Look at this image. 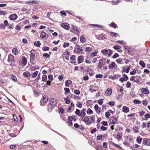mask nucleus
<instances>
[{
	"label": "nucleus",
	"mask_w": 150,
	"mask_h": 150,
	"mask_svg": "<svg viewBox=\"0 0 150 150\" xmlns=\"http://www.w3.org/2000/svg\"><path fill=\"white\" fill-rule=\"evenodd\" d=\"M101 53L103 55L106 56L107 55L108 57H109L112 53V50L110 49H105L101 50Z\"/></svg>",
	"instance_id": "obj_1"
},
{
	"label": "nucleus",
	"mask_w": 150,
	"mask_h": 150,
	"mask_svg": "<svg viewBox=\"0 0 150 150\" xmlns=\"http://www.w3.org/2000/svg\"><path fill=\"white\" fill-rule=\"evenodd\" d=\"M57 104V100L54 98H52L50 100V102L49 104L50 106H54Z\"/></svg>",
	"instance_id": "obj_2"
},
{
	"label": "nucleus",
	"mask_w": 150,
	"mask_h": 150,
	"mask_svg": "<svg viewBox=\"0 0 150 150\" xmlns=\"http://www.w3.org/2000/svg\"><path fill=\"white\" fill-rule=\"evenodd\" d=\"M106 61V59L105 58L100 59L99 61V63L98 67V68H100L103 67Z\"/></svg>",
	"instance_id": "obj_3"
},
{
	"label": "nucleus",
	"mask_w": 150,
	"mask_h": 150,
	"mask_svg": "<svg viewBox=\"0 0 150 150\" xmlns=\"http://www.w3.org/2000/svg\"><path fill=\"white\" fill-rule=\"evenodd\" d=\"M117 118L116 117L113 116L112 118L110 120L109 124L110 125L115 124L117 122Z\"/></svg>",
	"instance_id": "obj_4"
},
{
	"label": "nucleus",
	"mask_w": 150,
	"mask_h": 150,
	"mask_svg": "<svg viewBox=\"0 0 150 150\" xmlns=\"http://www.w3.org/2000/svg\"><path fill=\"white\" fill-rule=\"evenodd\" d=\"M82 120L85 122L87 125L91 124V120L87 117L84 116L83 117H82Z\"/></svg>",
	"instance_id": "obj_5"
},
{
	"label": "nucleus",
	"mask_w": 150,
	"mask_h": 150,
	"mask_svg": "<svg viewBox=\"0 0 150 150\" xmlns=\"http://www.w3.org/2000/svg\"><path fill=\"white\" fill-rule=\"evenodd\" d=\"M109 68L110 69H115L117 67V65L114 62H112L108 66Z\"/></svg>",
	"instance_id": "obj_6"
},
{
	"label": "nucleus",
	"mask_w": 150,
	"mask_h": 150,
	"mask_svg": "<svg viewBox=\"0 0 150 150\" xmlns=\"http://www.w3.org/2000/svg\"><path fill=\"white\" fill-rule=\"evenodd\" d=\"M48 97L46 96H44L43 97L42 100H41L40 102V103L41 105L44 106L45 105L44 103H42L43 102L45 103H47L48 101Z\"/></svg>",
	"instance_id": "obj_7"
},
{
	"label": "nucleus",
	"mask_w": 150,
	"mask_h": 150,
	"mask_svg": "<svg viewBox=\"0 0 150 150\" xmlns=\"http://www.w3.org/2000/svg\"><path fill=\"white\" fill-rule=\"evenodd\" d=\"M60 25L62 27L67 30H69L70 28L69 24L66 23H61Z\"/></svg>",
	"instance_id": "obj_8"
},
{
	"label": "nucleus",
	"mask_w": 150,
	"mask_h": 150,
	"mask_svg": "<svg viewBox=\"0 0 150 150\" xmlns=\"http://www.w3.org/2000/svg\"><path fill=\"white\" fill-rule=\"evenodd\" d=\"M8 61L9 62H15L14 60V57L11 54H9L8 56Z\"/></svg>",
	"instance_id": "obj_9"
},
{
	"label": "nucleus",
	"mask_w": 150,
	"mask_h": 150,
	"mask_svg": "<svg viewBox=\"0 0 150 150\" xmlns=\"http://www.w3.org/2000/svg\"><path fill=\"white\" fill-rule=\"evenodd\" d=\"M143 144L145 145L150 146V139H143Z\"/></svg>",
	"instance_id": "obj_10"
},
{
	"label": "nucleus",
	"mask_w": 150,
	"mask_h": 150,
	"mask_svg": "<svg viewBox=\"0 0 150 150\" xmlns=\"http://www.w3.org/2000/svg\"><path fill=\"white\" fill-rule=\"evenodd\" d=\"M94 108L95 110L96 111L97 113L99 114L100 112V108L99 107L97 104H96L94 106Z\"/></svg>",
	"instance_id": "obj_11"
},
{
	"label": "nucleus",
	"mask_w": 150,
	"mask_h": 150,
	"mask_svg": "<svg viewBox=\"0 0 150 150\" xmlns=\"http://www.w3.org/2000/svg\"><path fill=\"white\" fill-rule=\"evenodd\" d=\"M96 38L99 40H103L106 38V36L105 35L100 34L98 36H96Z\"/></svg>",
	"instance_id": "obj_12"
},
{
	"label": "nucleus",
	"mask_w": 150,
	"mask_h": 150,
	"mask_svg": "<svg viewBox=\"0 0 150 150\" xmlns=\"http://www.w3.org/2000/svg\"><path fill=\"white\" fill-rule=\"evenodd\" d=\"M40 37L42 38H47L48 37V35L44 32H42L40 33Z\"/></svg>",
	"instance_id": "obj_13"
},
{
	"label": "nucleus",
	"mask_w": 150,
	"mask_h": 150,
	"mask_svg": "<svg viewBox=\"0 0 150 150\" xmlns=\"http://www.w3.org/2000/svg\"><path fill=\"white\" fill-rule=\"evenodd\" d=\"M9 18L10 20H16L17 18V16L16 14L14 13L10 15Z\"/></svg>",
	"instance_id": "obj_14"
},
{
	"label": "nucleus",
	"mask_w": 150,
	"mask_h": 150,
	"mask_svg": "<svg viewBox=\"0 0 150 150\" xmlns=\"http://www.w3.org/2000/svg\"><path fill=\"white\" fill-rule=\"evenodd\" d=\"M112 91L110 88H108L106 91L105 94L107 96H109L111 94Z\"/></svg>",
	"instance_id": "obj_15"
},
{
	"label": "nucleus",
	"mask_w": 150,
	"mask_h": 150,
	"mask_svg": "<svg viewBox=\"0 0 150 150\" xmlns=\"http://www.w3.org/2000/svg\"><path fill=\"white\" fill-rule=\"evenodd\" d=\"M83 60V56H80L78 57L77 60L78 64H79L81 63Z\"/></svg>",
	"instance_id": "obj_16"
},
{
	"label": "nucleus",
	"mask_w": 150,
	"mask_h": 150,
	"mask_svg": "<svg viewBox=\"0 0 150 150\" xmlns=\"http://www.w3.org/2000/svg\"><path fill=\"white\" fill-rule=\"evenodd\" d=\"M141 91L144 94H149L150 93L149 90L146 88H142Z\"/></svg>",
	"instance_id": "obj_17"
},
{
	"label": "nucleus",
	"mask_w": 150,
	"mask_h": 150,
	"mask_svg": "<svg viewBox=\"0 0 150 150\" xmlns=\"http://www.w3.org/2000/svg\"><path fill=\"white\" fill-rule=\"evenodd\" d=\"M121 76V75L118 74H116L113 76H110V78L112 79H117L118 78Z\"/></svg>",
	"instance_id": "obj_18"
},
{
	"label": "nucleus",
	"mask_w": 150,
	"mask_h": 150,
	"mask_svg": "<svg viewBox=\"0 0 150 150\" xmlns=\"http://www.w3.org/2000/svg\"><path fill=\"white\" fill-rule=\"evenodd\" d=\"M122 111L125 113H127L129 111V109L128 107L125 106H123L122 108Z\"/></svg>",
	"instance_id": "obj_19"
},
{
	"label": "nucleus",
	"mask_w": 150,
	"mask_h": 150,
	"mask_svg": "<svg viewBox=\"0 0 150 150\" xmlns=\"http://www.w3.org/2000/svg\"><path fill=\"white\" fill-rule=\"evenodd\" d=\"M80 46L79 45H77L76 46V48L75 49L74 51L76 53H79L80 52Z\"/></svg>",
	"instance_id": "obj_20"
},
{
	"label": "nucleus",
	"mask_w": 150,
	"mask_h": 150,
	"mask_svg": "<svg viewBox=\"0 0 150 150\" xmlns=\"http://www.w3.org/2000/svg\"><path fill=\"white\" fill-rule=\"evenodd\" d=\"M72 83V81L70 80H67L65 82V85L66 86L69 87V85Z\"/></svg>",
	"instance_id": "obj_21"
},
{
	"label": "nucleus",
	"mask_w": 150,
	"mask_h": 150,
	"mask_svg": "<svg viewBox=\"0 0 150 150\" xmlns=\"http://www.w3.org/2000/svg\"><path fill=\"white\" fill-rule=\"evenodd\" d=\"M64 100L65 101V103L67 104H69L70 103V99L69 97L65 98L64 99Z\"/></svg>",
	"instance_id": "obj_22"
},
{
	"label": "nucleus",
	"mask_w": 150,
	"mask_h": 150,
	"mask_svg": "<svg viewBox=\"0 0 150 150\" xmlns=\"http://www.w3.org/2000/svg\"><path fill=\"white\" fill-rule=\"evenodd\" d=\"M80 40L82 43H84L86 41V39L83 35H81L80 36Z\"/></svg>",
	"instance_id": "obj_23"
},
{
	"label": "nucleus",
	"mask_w": 150,
	"mask_h": 150,
	"mask_svg": "<svg viewBox=\"0 0 150 150\" xmlns=\"http://www.w3.org/2000/svg\"><path fill=\"white\" fill-rule=\"evenodd\" d=\"M34 51L33 50H32L31 51V54L30 56V59L33 60L35 58V55L34 54L32 53V51Z\"/></svg>",
	"instance_id": "obj_24"
},
{
	"label": "nucleus",
	"mask_w": 150,
	"mask_h": 150,
	"mask_svg": "<svg viewBox=\"0 0 150 150\" xmlns=\"http://www.w3.org/2000/svg\"><path fill=\"white\" fill-rule=\"evenodd\" d=\"M34 45L36 46L39 47H40L41 45V43H40L39 41H37L34 42Z\"/></svg>",
	"instance_id": "obj_25"
},
{
	"label": "nucleus",
	"mask_w": 150,
	"mask_h": 150,
	"mask_svg": "<svg viewBox=\"0 0 150 150\" xmlns=\"http://www.w3.org/2000/svg\"><path fill=\"white\" fill-rule=\"evenodd\" d=\"M144 117L145 118H144V120H147L148 118H150V114L146 113Z\"/></svg>",
	"instance_id": "obj_26"
},
{
	"label": "nucleus",
	"mask_w": 150,
	"mask_h": 150,
	"mask_svg": "<svg viewBox=\"0 0 150 150\" xmlns=\"http://www.w3.org/2000/svg\"><path fill=\"white\" fill-rule=\"evenodd\" d=\"M133 131L135 133H138L139 132V129L137 127H134L133 128Z\"/></svg>",
	"instance_id": "obj_27"
},
{
	"label": "nucleus",
	"mask_w": 150,
	"mask_h": 150,
	"mask_svg": "<svg viewBox=\"0 0 150 150\" xmlns=\"http://www.w3.org/2000/svg\"><path fill=\"white\" fill-rule=\"evenodd\" d=\"M80 110L78 109H76L75 111V114L79 116H82V113H80Z\"/></svg>",
	"instance_id": "obj_28"
},
{
	"label": "nucleus",
	"mask_w": 150,
	"mask_h": 150,
	"mask_svg": "<svg viewBox=\"0 0 150 150\" xmlns=\"http://www.w3.org/2000/svg\"><path fill=\"white\" fill-rule=\"evenodd\" d=\"M92 51V48L90 47H86L85 49V51L86 52H90Z\"/></svg>",
	"instance_id": "obj_29"
},
{
	"label": "nucleus",
	"mask_w": 150,
	"mask_h": 150,
	"mask_svg": "<svg viewBox=\"0 0 150 150\" xmlns=\"http://www.w3.org/2000/svg\"><path fill=\"white\" fill-rule=\"evenodd\" d=\"M139 64L142 67L144 68L145 67V64L143 61H140L139 62Z\"/></svg>",
	"instance_id": "obj_30"
},
{
	"label": "nucleus",
	"mask_w": 150,
	"mask_h": 150,
	"mask_svg": "<svg viewBox=\"0 0 150 150\" xmlns=\"http://www.w3.org/2000/svg\"><path fill=\"white\" fill-rule=\"evenodd\" d=\"M18 52V49L16 48H14L12 50V52L15 55H16V53Z\"/></svg>",
	"instance_id": "obj_31"
},
{
	"label": "nucleus",
	"mask_w": 150,
	"mask_h": 150,
	"mask_svg": "<svg viewBox=\"0 0 150 150\" xmlns=\"http://www.w3.org/2000/svg\"><path fill=\"white\" fill-rule=\"evenodd\" d=\"M137 142L139 144H140L142 142V139L140 137H137Z\"/></svg>",
	"instance_id": "obj_32"
},
{
	"label": "nucleus",
	"mask_w": 150,
	"mask_h": 150,
	"mask_svg": "<svg viewBox=\"0 0 150 150\" xmlns=\"http://www.w3.org/2000/svg\"><path fill=\"white\" fill-rule=\"evenodd\" d=\"M133 103L136 104H140L141 103V101L135 99L133 101Z\"/></svg>",
	"instance_id": "obj_33"
},
{
	"label": "nucleus",
	"mask_w": 150,
	"mask_h": 150,
	"mask_svg": "<svg viewBox=\"0 0 150 150\" xmlns=\"http://www.w3.org/2000/svg\"><path fill=\"white\" fill-rule=\"evenodd\" d=\"M70 117L69 116L68 117V123L69 126H72V121L70 119Z\"/></svg>",
	"instance_id": "obj_34"
},
{
	"label": "nucleus",
	"mask_w": 150,
	"mask_h": 150,
	"mask_svg": "<svg viewBox=\"0 0 150 150\" xmlns=\"http://www.w3.org/2000/svg\"><path fill=\"white\" fill-rule=\"evenodd\" d=\"M93 111L90 108H88L87 111V113L88 114L90 115L92 114L93 113Z\"/></svg>",
	"instance_id": "obj_35"
},
{
	"label": "nucleus",
	"mask_w": 150,
	"mask_h": 150,
	"mask_svg": "<svg viewBox=\"0 0 150 150\" xmlns=\"http://www.w3.org/2000/svg\"><path fill=\"white\" fill-rule=\"evenodd\" d=\"M38 71H36L34 73L32 74V76L33 77L35 78L38 74Z\"/></svg>",
	"instance_id": "obj_36"
},
{
	"label": "nucleus",
	"mask_w": 150,
	"mask_h": 150,
	"mask_svg": "<svg viewBox=\"0 0 150 150\" xmlns=\"http://www.w3.org/2000/svg\"><path fill=\"white\" fill-rule=\"evenodd\" d=\"M121 1L120 0H117V1H114L112 3V5H116L118 4Z\"/></svg>",
	"instance_id": "obj_37"
},
{
	"label": "nucleus",
	"mask_w": 150,
	"mask_h": 150,
	"mask_svg": "<svg viewBox=\"0 0 150 150\" xmlns=\"http://www.w3.org/2000/svg\"><path fill=\"white\" fill-rule=\"evenodd\" d=\"M13 120L15 123H16L18 121V119L16 116H14L13 117Z\"/></svg>",
	"instance_id": "obj_38"
},
{
	"label": "nucleus",
	"mask_w": 150,
	"mask_h": 150,
	"mask_svg": "<svg viewBox=\"0 0 150 150\" xmlns=\"http://www.w3.org/2000/svg\"><path fill=\"white\" fill-rule=\"evenodd\" d=\"M22 63L24 65L26 64L27 63V60L25 57H24L22 59Z\"/></svg>",
	"instance_id": "obj_39"
},
{
	"label": "nucleus",
	"mask_w": 150,
	"mask_h": 150,
	"mask_svg": "<svg viewBox=\"0 0 150 150\" xmlns=\"http://www.w3.org/2000/svg\"><path fill=\"white\" fill-rule=\"evenodd\" d=\"M39 1H28L26 2L27 3H31L32 4H38L39 3Z\"/></svg>",
	"instance_id": "obj_40"
},
{
	"label": "nucleus",
	"mask_w": 150,
	"mask_h": 150,
	"mask_svg": "<svg viewBox=\"0 0 150 150\" xmlns=\"http://www.w3.org/2000/svg\"><path fill=\"white\" fill-rule=\"evenodd\" d=\"M116 62L119 64H122L123 63L122 60L121 58H118L116 60Z\"/></svg>",
	"instance_id": "obj_41"
},
{
	"label": "nucleus",
	"mask_w": 150,
	"mask_h": 150,
	"mask_svg": "<svg viewBox=\"0 0 150 150\" xmlns=\"http://www.w3.org/2000/svg\"><path fill=\"white\" fill-rule=\"evenodd\" d=\"M86 110V109L85 108H83L82 110L81 111V113H82V115L81 116L83 117L85 115H86V113L84 111Z\"/></svg>",
	"instance_id": "obj_42"
},
{
	"label": "nucleus",
	"mask_w": 150,
	"mask_h": 150,
	"mask_svg": "<svg viewBox=\"0 0 150 150\" xmlns=\"http://www.w3.org/2000/svg\"><path fill=\"white\" fill-rule=\"evenodd\" d=\"M48 79L49 80V81L50 82H51L53 80V78L52 77V76L51 74H50L48 75Z\"/></svg>",
	"instance_id": "obj_43"
},
{
	"label": "nucleus",
	"mask_w": 150,
	"mask_h": 150,
	"mask_svg": "<svg viewBox=\"0 0 150 150\" xmlns=\"http://www.w3.org/2000/svg\"><path fill=\"white\" fill-rule=\"evenodd\" d=\"M112 144H113V145L114 146L116 147L118 149H122V147L120 145H119L118 144H115V143H113Z\"/></svg>",
	"instance_id": "obj_44"
},
{
	"label": "nucleus",
	"mask_w": 150,
	"mask_h": 150,
	"mask_svg": "<svg viewBox=\"0 0 150 150\" xmlns=\"http://www.w3.org/2000/svg\"><path fill=\"white\" fill-rule=\"evenodd\" d=\"M50 49L48 47L46 46H44L42 48V50L43 51H46L49 50Z\"/></svg>",
	"instance_id": "obj_45"
},
{
	"label": "nucleus",
	"mask_w": 150,
	"mask_h": 150,
	"mask_svg": "<svg viewBox=\"0 0 150 150\" xmlns=\"http://www.w3.org/2000/svg\"><path fill=\"white\" fill-rule=\"evenodd\" d=\"M47 78V76L46 75H44L42 76V81H45Z\"/></svg>",
	"instance_id": "obj_46"
},
{
	"label": "nucleus",
	"mask_w": 150,
	"mask_h": 150,
	"mask_svg": "<svg viewBox=\"0 0 150 150\" xmlns=\"http://www.w3.org/2000/svg\"><path fill=\"white\" fill-rule=\"evenodd\" d=\"M110 27H112L114 28L117 27V26L116 24L114 22H112L110 24Z\"/></svg>",
	"instance_id": "obj_47"
},
{
	"label": "nucleus",
	"mask_w": 150,
	"mask_h": 150,
	"mask_svg": "<svg viewBox=\"0 0 150 150\" xmlns=\"http://www.w3.org/2000/svg\"><path fill=\"white\" fill-rule=\"evenodd\" d=\"M6 11H3L0 10V15H4L7 13Z\"/></svg>",
	"instance_id": "obj_48"
},
{
	"label": "nucleus",
	"mask_w": 150,
	"mask_h": 150,
	"mask_svg": "<svg viewBox=\"0 0 150 150\" xmlns=\"http://www.w3.org/2000/svg\"><path fill=\"white\" fill-rule=\"evenodd\" d=\"M121 46L118 45H116L113 47V48L115 50L119 49L121 48Z\"/></svg>",
	"instance_id": "obj_49"
},
{
	"label": "nucleus",
	"mask_w": 150,
	"mask_h": 150,
	"mask_svg": "<svg viewBox=\"0 0 150 150\" xmlns=\"http://www.w3.org/2000/svg\"><path fill=\"white\" fill-rule=\"evenodd\" d=\"M136 73V71L135 69H133L132 71L130 73V74L131 75H133L135 74Z\"/></svg>",
	"instance_id": "obj_50"
},
{
	"label": "nucleus",
	"mask_w": 150,
	"mask_h": 150,
	"mask_svg": "<svg viewBox=\"0 0 150 150\" xmlns=\"http://www.w3.org/2000/svg\"><path fill=\"white\" fill-rule=\"evenodd\" d=\"M30 73H26V72H24L23 73V75L25 77H26L27 76H30Z\"/></svg>",
	"instance_id": "obj_51"
},
{
	"label": "nucleus",
	"mask_w": 150,
	"mask_h": 150,
	"mask_svg": "<svg viewBox=\"0 0 150 150\" xmlns=\"http://www.w3.org/2000/svg\"><path fill=\"white\" fill-rule=\"evenodd\" d=\"M69 45V43L65 42L64 43L63 46L64 48H65L66 47L68 46Z\"/></svg>",
	"instance_id": "obj_52"
},
{
	"label": "nucleus",
	"mask_w": 150,
	"mask_h": 150,
	"mask_svg": "<svg viewBox=\"0 0 150 150\" xmlns=\"http://www.w3.org/2000/svg\"><path fill=\"white\" fill-rule=\"evenodd\" d=\"M110 114L109 113V112L108 111L106 112L105 113V117L107 118H109V116L110 115Z\"/></svg>",
	"instance_id": "obj_53"
},
{
	"label": "nucleus",
	"mask_w": 150,
	"mask_h": 150,
	"mask_svg": "<svg viewBox=\"0 0 150 150\" xmlns=\"http://www.w3.org/2000/svg\"><path fill=\"white\" fill-rule=\"evenodd\" d=\"M139 115L140 116H143L145 113V112L143 110L140 111L139 112Z\"/></svg>",
	"instance_id": "obj_54"
},
{
	"label": "nucleus",
	"mask_w": 150,
	"mask_h": 150,
	"mask_svg": "<svg viewBox=\"0 0 150 150\" xmlns=\"http://www.w3.org/2000/svg\"><path fill=\"white\" fill-rule=\"evenodd\" d=\"M118 34L116 33L110 32V35L112 36L116 37L118 35Z\"/></svg>",
	"instance_id": "obj_55"
},
{
	"label": "nucleus",
	"mask_w": 150,
	"mask_h": 150,
	"mask_svg": "<svg viewBox=\"0 0 150 150\" xmlns=\"http://www.w3.org/2000/svg\"><path fill=\"white\" fill-rule=\"evenodd\" d=\"M116 43H118L121 44H125L126 43L124 42L123 41L118 40L115 42Z\"/></svg>",
	"instance_id": "obj_56"
},
{
	"label": "nucleus",
	"mask_w": 150,
	"mask_h": 150,
	"mask_svg": "<svg viewBox=\"0 0 150 150\" xmlns=\"http://www.w3.org/2000/svg\"><path fill=\"white\" fill-rule=\"evenodd\" d=\"M103 137V136L102 135L99 134L98 135V136L97 137V139L98 140H100Z\"/></svg>",
	"instance_id": "obj_57"
},
{
	"label": "nucleus",
	"mask_w": 150,
	"mask_h": 150,
	"mask_svg": "<svg viewBox=\"0 0 150 150\" xmlns=\"http://www.w3.org/2000/svg\"><path fill=\"white\" fill-rule=\"evenodd\" d=\"M64 90L65 91V93H69L70 91V90L68 88H64Z\"/></svg>",
	"instance_id": "obj_58"
},
{
	"label": "nucleus",
	"mask_w": 150,
	"mask_h": 150,
	"mask_svg": "<svg viewBox=\"0 0 150 150\" xmlns=\"http://www.w3.org/2000/svg\"><path fill=\"white\" fill-rule=\"evenodd\" d=\"M91 119L92 120V123H93L95 122V118L94 116H91L90 117Z\"/></svg>",
	"instance_id": "obj_59"
},
{
	"label": "nucleus",
	"mask_w": 150,
	"mask_h": 150,
	"mask_svg": "<svg viewBox=\"0 0 150 150\" xmlns=\"http://www.w3.org/2000/svg\"><path fill=\"white\" fill-rule=\"evenodd\" d=\"M103 100L104 99H100L99 100H98V104L100 105H102L103 103Z\"/></svg>",
	"instance_id": "obj_60"
},
{
	"label": "nucleus",
	"mask_w": 150,
	"mask_h": 150,
	"mask_svg": "<svg viewBox=\"0 0 150 150\" xmlns=\"http://www.w3.org/2000/svg\"><path fill=\"white\" fill-rule=\"evenodd\" d=\"M43 56L44 57H45L47 58H49L50 57V55L47 53L43 54Z\"/></svg>",
	"instance_id": "obj_61"
},
{
	"label": "nucleus",
	"mask_w": 150,
	"mask_h": 150,
	"mask_svg": "<svg viewBox=\"0 0 150 150\" xmlns=\"http://www.w3.org/2000/svg\"><path fill=\"white\" fill-rule=\"evenodd\" d=\"M108 104L110 105L113 106L115 104V102L114 101L109 102Z\"/></svg>",
	"instance_id": "obj_62"
},
{
	"label": "nucleus",
	"mask_w": 150,
	"mask_h": 150,
	"mask_svg": "<svg viewBox=\"0 0 150 150\" xmlns=\"http://www.w3.org/2000/svg\"><path fill=\"white\" fill-rule=\"evenodd\" d=\"M76 106L79 108H81L82 107V105L80 102H79L76 104Z\"/></svg>",
	"instance_id": "obj_63"
},
{
	"label": "nucleus",
	"mask_w": 150,
	"mask_h": 150,
	"mask_svg": "<svg viewBox=\"0 0 150 150\" xmlns=\"http://www.w3.org/2000/svg\"><path fill=\"white\" fill-rule=\"evenodd\" d=\"M96 149L97 150H103V148L102 147L99 146H97Z\"/></svg>",
	"instance_id": "obj_64"
}]
</instances>
